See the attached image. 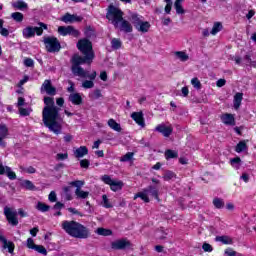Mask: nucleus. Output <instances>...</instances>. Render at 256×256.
I'll return each mask as SVG.
<instances>
[{"instance_id": "nucleus-15", "label": "nucleus", "mask_w": 256, "mask_h": 256, "mask_svg": "<svg viewBox=\"0 0 256 256\" xmlns=\"http://www.w3.org/2000/svg\"><path fill=\"white\" fill-rule=\"evenodd\" d=\"M9 137V128L5 124H0V147H6L5 139Z\"/></svg>"}, {"instance_id": "nucleus-64", "label": "nucleus", "mask_w": 256, "mask_h": 256, "mask_svg": "<svg viewBox=\"0 0 256 256\" xmlns=\"http://www.w3.org/2000/svg\"><path fill=\"white\" fill-rule=\"evenodd\" d=\"M100 79L102 81H107V72L103 71L100 73Z\"/></svg>"}, {"instance_id": "nucleus-45", "label": "nucleus", "mask_w": 256, "mask_h": 256, "mask_svg": "<svg viewBox=\"0 0 256 256\" xmlns=\"http://www.w3.org/2000/svg\"><path fill=\"white\" fill-rule=\"evenodd\" d=\"M31 111V108L19 107V113L22 117H28V115H31Z\"/></svg>"}, {"instance_id": "nucleus-3", "label": "nucleus", "mask_w": 256, "mask_h": 256, "mask_svg": "<svg viewBox=\"0 0 256 256\" xmlns=\"http://www.w3.org/2000/svg\"><path fill=\"white\" fill-rule=\"evenodd\" d=\"M61 227L67 235L75 239H87L89 237V229L79 222L65 220Z\"/></svg>"}, {"instance_id": "nucleus-18", "label": "nucleus", "mask_w": 256, "mask_h": 256, "mask_svg": "<svg viewBox=\"0 0 256 256\" xmlns=\"http://www.w3.org/2000/svg\"><path fill=\"white\" fill-rule=\"evenodd\" d=\"M154 131L162 133L164 137H170L171 133H173V128H171V126H166L165 124H160L156 126Z\"/></svg>"}, {"instance_id": "nucleus-41", "label": "nucleus", "mask_w": 256, "mask_h": 256, "mask_svg": "<svg viewBox=\"0 0 256 256\" xmlns=\"http://www.w3.org/2000/svg\"><path fill=\"white\" fill-rule=\"evenodd\" d=\"M121 45H122V43H121V40H120V39L113 38V39L111 40L112 49H115V50L121 49Z\"/></svg>"}, {"instance_id": "nucleus-14", "label": "nucleus", "mask_w": 256, "mask_h": 256, "mask_svg": "<svg viewBox=\"0 0 256 256\" xmlns=\"http://www.w3.org/2000/svg\"><path fill=\"white\" fill-rule=\"evenodd\" d=\"M116 29H119V31H122L123 33H132L133 32V26L129 23V21L122 18L120 22H118V25L115 26Z\"/></svg>"}, {"instance_id": "nucleus-26", "label": "nucleus", "mask_w": 256, "mask_h": 256, "mask_svg": "<svg viewBox=\"0 0 256 256\" xmlns=\"http://www.w3.org/2000/svg\"><path fill=\"white\" fill-rule=\"evenodd\" d=\"M107 124H108V127H110V129H112L113 131H117V133H121V124L117 123L115 119L113 118L109 119Z\"/></svg>"}, {"instance_id": "nucleus-29", "label": "nucleus", "mask_w": 256, "mask_h": 256, "mask_svg": "<svg viewBox=\"0 0 256 256\" xmlns=\"http://www.w3.org/2000/svg\"><path fill=\"white\" fill-rule=\"evenodd\" d=\"M241 101H243V94L236 93L234 96V109H239L241 107Z\"/></svg>"}, {"instance_id": "nucleus-51", "label": "nucleus", "mask_w": 256, "mask_h": 256, "mask_svg": "<svg viewBox=\"0 0 256 256\" xmlns=\"http://www.w3.org/2000/svg\"><path fill=\"white\" fill-rule=\"evenodd\" d=\"M66 159H69V154L67 153H58L56 155V161H65Z\"/></svg>"}, {"instance_id": "nucleus-22", "label": "nucleus", "mask_w": 256, "mask_h": 256, "mask_svg": "<svg viewBox=\"0 0 256 256\" xmlns=\"http://www.w3.org/2000/svg\"><path fill=\"white\" fill-rule=\"evenodd\" d=\"M68 100L72 105H81L83 103V98L81 97V94L79 93H71L68 97Z\"/></svg>"}, {"instance_id": "nucleus-63", "label": "nucleus", "mask_w": 256, "mask_h": 256, "mask_svg": "<svg viewBox=\"0 0 256 256\" xmlns=\"http://www.w3.org/2000/svg\"><path fill=\"white\" fill-rule=\"evenodd\" d=\"M17 105H18V107H22L23 105H25V98L19 97Z\"/></svg>"}, {"instance_id": "nucleus-9", "label": "nucleus", "mask_w": 256, "mask_h": 256, "mask_svg": "<svg viewBox=\"0 0 256 256\" xmlns=\"http://www.w3.org/2000/svg\"><path fill=\"white\" fill-rule=\"evenodd\" d=\"M101 181L105 183V185H109L111 191L117 192L123 189V181L121 180H113L111 176L104 175L101 177Z\"/></svg>"}, {"instance_id": "nucleus-8", "label": "nucleus", "mask_w": 256, "mask_h": 256, "mask_svg": "<svg viewBox=\"0 0 256 256\" xmlns=\"http://www.w3.org/2000/svg\"><path fill=\"white\" fill-rule=\"evenodd\" d=\"M44 44L48 53H58V51H61V43L56 37L44 38Z\"/></svg>"}, {"instance_id": "nucleus-35", "label": "nucleus", "mask_w": 256, "mask_h": 256, "mask_svg": "<svg viewBox=\"0 0 256 256\" xmlns=\"http://www.w3.org/2000/svg\"><path fill=\"white\" fill-rule=\"evenodd\" d=\"M179 157V154L175 150H166L165 151V158L167 160L169 159H177Z\"/></svg>"}, {"instance_id": "nucleus-37", "label": "nucleus", "mask_w": 256, "mask_h": 256, "mask_svg": "<svg viewBox=\"0 0 256 256\" xmlns=\"http://www.w3.org/2000/svg\"><path fill=\"white\" fill-rule=\"evenodd\" d=\"M6 175L8 177V179H10V181H15V179H17V175L15 174V172H13L11 170V167L6 166Z\"/></svg>"}, {"instance_id": "nucleus-53", "label": "nucleus", "mask_w": 256, "mask_h": 256, "mask_svg": "<svg viewBox=\"0 0 256 256\" xmlns=\"http://www.w3.org/2000/svg\"><path fill=\"white\" fill-rule=\"evenodd\" d=\"M202 249H203V251H205L206 253H211V251H213V246H211V244L205 242V243L202 245Z\"/></svg>"}, {"instance_id": "nucleus-48", "label": "nucleus", "mask_w": 256, "mask_h": 256, "mask_svg": "<svg viewBox=\"0 0 256 256\" xmlns=\"http://www.w3.org/2000/svg\"><path fill=\"white\" fill-rule=\"evenodd\" d=\"M133 155V152H128L120 158V161L122 163H127V161H131V159H133Z\"/></svg>"}, {"instance_id": "nucleus-33", "label": "nucleus", "mask_w": 256, "mask_h": 256, "mask_svg": "<svg viewBox=\"0 0 256 256\" xmlns=\"http://www.w3.org/2000/svg\"><path fill=\"white\" fill-rule=\"evenodd\" d=\"M96 233L97 235H102V237H109L110 235H113V231L105 228H98Z\"/></svg>"}, {"instance_id": "nucleus-43", "label": "nucleus", "mask_w": 256, "mask_h": 256, "mask_svg": "<svg viewBox=\"0 0 256 256\" xmlns=\"http://www.w3.org/2000/svg\"><path fill=\"white\" fill-rule=\"evenodd\" d=\"M102 205L106 209H111V207H113V204H111V202H109V198H107V195L102 196Z\"/></svg>"}, {"instance_id": "nucleus-24", "label": "nucleus", "mask_w": 256, "mask_h": 256, "mask_svg": "<svg viewBox=\"0 0 256 256\" xmlns=\"http://www.w3.org/2000/svg\"><path fill=\"white\" fill-rule=\"evenodd\" d=\"M215 241L222 243L223 245H233V238L227 235L216 236Z\"/></svg>"}, {"instance_id": "nucleus-27", "label": "nucleus", "mask_w": 256, "mask_h": 256, "mask_svg": "<svg viewBox=\"0 0 256 256\" xmlns=\"http://www.w3.org/2000/svg\"><path fill=\"white\" fill-rule=\"evenodd\" d=\"M12 7H14L15 9H18V11H25V9H27L28 5L23 0H18L17 2H14L12 4Z\"/></svg>"}, {"instance_id": "nucleus-50", "label": "nucleus", "mask_w": 256, "mask_h": 256, "mask_svg": "<svg viewBox=\"0 0 256 256\" xmlns=\"http://www.w3.org/2000/svg\"><path fill=\"white\" fill-rule=\"evenodd\" d=\"M191 85L194 89H201V81H199V78H192Z\"/></svg>"}, {"instance_id": "nucleus-44", "label": "nucleus", "mask_w": 256, "mask_h": 256, "mask_svg": "<svg viewBox=\"0 0 256 256\" xmlns=\"http://www.w3.org/2000/svg\"><path fill=\"white\" fill-rule=\"evenodd\" d=\"M245 149H247V144H245V142H239L236 146V153H243V151H245Z\"/></svg>"}, {"instance_id": "nucleus-1", "label": "nucleus", "mask_w": 256, "mask_h": 256, "mask_svg": "<svg viewBox=\"0 0 256 256\" xmlns=\"http://www.w3.org/2000/svg\"><path fill=\"white\" fill-rule=\"evenodd\" d=\"M77 49L82 53L83 56L75 54L72 57L71 71L75 77H86L87 72L81 65H91L93 59H95V52L93 51V44L87 38L80 39L76 44Z\"/></svg>"}, {"instance_id": "nucleus-36", "label": "nucleus", "mask_w": 256, "mask_h": 256, "mask_svg": "<svg viewBox=\"0 0 256 256\" xmlns=\"http://www.w3.org/2000/svg\"><path fill=\"white\" fill-rule=\"evenodd\" d=\"M223 29V24H221V22H215L212 30H211V35H217V33H219V31H221Z\"/></svg>"}, {"instance_id": "nucleus-40", "label": "nucleus", "mask_w": 256, "mask_h": 256, "mask_svg": "<svg viewBox=\"0 0 256 256\" xmlns=\"http://www.w3.org/2000/svg\"><path fill=\"white\" fill-rule=\"evenodd\" d=\"M213 205L214 207H216V209H223V207L225 206V202H223V199L221 198H215L213 200Z\"/></svg>"}, {"instance_id": "nucleus-60", "label": "nucleus", "mask_w": 256, "mask_h": 256, "mask_svg": "<svg viewBox=\"0 0 256 256\" xmlns=\"http://www.w3.org/2000/svg\"><path fill=\"white\" fill-rule=\"evenodd\" d=\"M225 83H227V81L225 79H219L216 82L217 87H225Z\"/></svg>"}, {"instance_id": "nucleus-6", "label": "nucleus", "mask_w": 256, "mask_h": 256, "mask_svg": "<svg viewBox=\"0 0 256 256\" xmlns=\"http://www.w3.org/2000/svg\"><path fill=\"white\" fill-rule=\"evenodd\" d=\"M149 195L151 197H154V199L159 200V189L155 186H149L148 188H145L143 191L138 192L137 194L134 195V200L136 199H142L144 203H149Z\"/></svg>"}, {"instance_id": "nucleus-28", "label": "nucleus", "mask_w": 256, "mask_h": 256, "mask_svg": "<svg viewBox=\"0 0 256 256\" xmlns=\"http://www.w3.org/2000/svg\"><path fill=\"white\" fill-rule=\"evenodd\" d=\"M183 1L185 0H176L174 3V7L178 15H183V13H185V10L183 9V5H182Z\"/></svg>"}, {"instance_id": "nucleus-47", "label": "nucleus", "mask_w": 256, "mask_h": 256, "mask_svg": "<svg viewBox=\"0 0 256 256\" xmlns=\"http://www.w3.org/2000/svg\"><path fill=\"white\" fill-rule=\"evenodd\" d=\"M33 249L34 251H37V253H40L41 255H47V249L44 248L43 245H36Z\"/></svg>"}, {"instance_id": "nucleus-54", "label": "nucleus", "mask_w": 256, "mask_h": 256, "mask_svg": "<svg viewBox=\"0 0 256 256\" xmlns=\"http://www.w3.org/2000/svg\"><path fill=\"white\" fill-rule=\"evenodd\" d=\"M48 199L51 203H55V201H57V194L55 191L50 192Z\"/></svg>"}, {"instance_id": "nucleus-55", "label": "nucleus", "mask_w": 256, "mask_h": 256, "mask_svg": "<svg viewBox=\"0 0 256 256\" xmlns=\"http://www.w3.org/2000/svg\"><path fill=\"white\" fill-rule=\"evenodd\" d=\"M37 244H35V242L33 241V238H28L27 239V247L28 249H34V247H36Z\"/></svg>"}, {"instance_id": "nucleus-13", "label": "nucleus", "mask_w": 256, "mask_h": 256, "mask_svg": "<svg viewBox=\"0 0 256 256\" xmlns=\"http://www.w3.org/2000/svg\"><path fill=\"white\" fill-rule=\"evenodd\" d=\"M129 247H131V242H129L127 239L116 240L111 243V248L117 251L129 249Z\"/></svg>"}, {"instance_id": "nucleus-5", "label": "nucleus", "mask_w": 256, "mask_h": 256, "mask_svg": "<svg viewBox=\"0 0 256 256\" xmlns=\"http://www.w3.org/2000/svg\"><path fill=\"white\" fill-rule=\"evenodd\" d=\"M131 21L139 33H149V29H151V23H149V21H145V18L142 15L132 14Z\"/></svg>"}, {"instance_id": "nucleus-20", "label": "nucleus", "mask_w": 256, "mask_h": 256, "mask_svg": "<svg viewBox=\"0 0 256 256\" xmlns=\"http://www.w3.org/2000/svg\"><path fill=\"white\" fill-rule=\"evenodd\" d=\"M173 57L175 61H180L181 63H186L189 60V54L185 51H175L173 52Z\"/></svg>"}, {"instance_id": "nucleus-56", "label": "nucleus", "mask_w": 256, "mask_h": 256, "mask_svg": "<svg viewBox=\"0 0 256 256\" xmlns=\"http://www.w3.org/2000/svg\"><path fill=\"white\" fill-rule=\"evenodd\" d=\"M24 65H25V67H33V65H35V63L33 62V59L26 58L24 60Z\"/></svg>"}, {"instance_id": "nucleus-42", "label": "nucleus", "mask_w": 256, "mask_h": 256, "mask_svg": "<svg viewBox=\"0 0 256 256\" xmlns=\"http://www.w3.org/2000/svg\"><path fill=\"white\" fill-rule=\"evenodd\" d=\"M22 187H24V189H28L29 191H33V189H35V185H33V182L29 180L23 181Z\"/></svg>"}, {"instance_id": "nucleus-46", "label": "nucleus", "mask_w": 256, "mask_h": 256, "mask_svg": "<svg viewBox=\"0 0 256 256\" xmlns=\"http://www.w3.org/2000/svg\"><path fill=\"white\" fill-rule=\"evenodd\" d=\"M90 99H100L101 97V90L96 89L89 93Z\"/></svg>"}, {"instance_id": "nucleus-34", "label": "nucleus", "mask_w": 256, "mask_h": 256, "mask_svg": "<svg viewBox=\"0 0 256 256\" xmlns=\"http://www.w3.org/2000/svg\"><path fill=\"white\" fill-rule=\"evenodd\" d=\"M230 164L233 167V169L239 170L241 169V158L236 157L230 160Z\"/></svg>"}, {"instance_id": "nucleus-31", "label": "nucleus", "mask_w": 256, "mask_h": 256, "mask_svg": "<svg viewBox=\"0 0 256 256\" xmlns=\"http://www.w3.org/2000/svg\"><path fill=\"white\" fill-rule=\"evenodd\" d=\"M62 195L66 201H71V199H73V196L71 195V187L65 186L63 188Z\"/></svg>"}, {"instance_id": "nucleus-19", "label": "nucleus", "mask_w": 256, "mask_h": 256, "mask_svg": "<svg viewBox=\"0 0 256 256\" xmlns=\"http://www.w3.org/2000/svg\"><path fill=\"white\" fill-rule=\"evenodd\" d=\"M73 153L76 159H83L85 155H89V149L87 146H80L79 148H74Z\"/></svg>"}, {"instance_id": "nucleus-23", "label": "nucleus", "mask_w": 256, "mask_h": 256, "mask_svg": "<svg viewBox=\"0 0 256 256\" xmlns=\"http://www.w3.org/2000/svg\"><path fill=\"white\" fill-rule=\"evenodd\" d=\"M81 19V16L71 15L67 13L61 18V21H63V23H75L81 21Z\"/></svg>"}, {"instance_id": "nucleus-12", "label": "nucleus", "mask_w": 256, "mask_h": 256, "mask_svg": "<svg viewBox=\"0 0 256 256\" xmlns=\"http://www.w3.org/2000/svg\"><path fill=\"white\" fill-rule=\"evenodd\" d=\"M58 33L59 35H62V37H67V35L79 37V35H81V32H79V30L75 29L73 26H59Z\"/></svg>"}, {"instance_id": "nucleus-17", "label": "nucleus", "mask_w": 256, "mask_h": 256, "mask_svg": "<svg viewBox=\"0 0 256 256\" xmlns=\"http://www.w3.org/2000/svg\"><path fill=\"white\" fill-rule=\"evenodd\" d=\"M0 245L2 249H7L8 253H13L15 251V244L13 242L8 241L5 236L0 234Z\"/></svg>"}, {"instance_id": "nucleus-2", "label": "nucleus", "mask_w": 256, "mask_h": 256, "mask_svg": "<svg viewBox=\"0 0 256 256\" xmlns=\"http://www.w3.org/2000/svg\"><path fill=\"white\" fill-rule=\"evenodd\" d=\"M46 105L42 112L43 123L52 133L59 135L61 133V118L59 117L60 109L55 106V100L51 97L44 98Z\"/></svg>"}, {"instance_id": "nucleus-4", "label": "nucleus", "mask_w": 256, "mask_h": 256, "mask_svg": "<svg viewBox=\"0 0 256 256\" xmlns=\"http://www.w3.org/2000/svg\"><path fill=\"white\" fill-rule=\"evenodd\" d=\"M17 215H20V217H27V213H25V211L21 208L17 212V210L13 207H4V216L6 217L9 225H12V227H17V225H19V218H17Z\"/></svg>"}, {"instance_id": "nucleus-11", "label": "nucleus", "mask_w": 256, "mask_h": 256, "mask_svg": "<svg viewBox=\"0 0 256 256\" xmlns=\"http://www.w3.org/2000/svg\"><path fill=\"white\" fill-rule=\"evenodd\" d=\"M22 35L24 39H31L32 37H35V35L40 37V35H43V28L27 26L22 30Z\"/></svg>"}, {"instance_id": "nucleus-30", "label": "nucleus", "mask_w": 256, "mask_h": 256, "mask_svg": "<svg viewBox=\"0 0 256 256\" xmlns=\"http://www.w3.org/2000/svg\"><path fill=\"white\" fill-rule=\"evenodd\" d=\"M36 209L40 211L41 213H47L51 209V206L43 203V202H38L36 205Z\"/></svg>"}, {"instance_id": "nucleus-57", "label": "nucleus", "mask_w": 256, "mask_h": 256, "mask_svg": "<svg viewBox=\"0 0 256 256\" xmlns=\"http://www.w3.org/2000/svg\"><path fill=\"white\" fill-rule=\"evenodd\" d=\"M80 167L83 169H88L89 168V160L83 159L80 161Z\"/></svg>"}, {"instance_id": "nucleus-16", "label": "nucleus", "mask_w": 256, "mask_h": 256, "mask_svg": "<svg viewBox=\"0 0 256 256\" xmlns=\"http://www.w3.org/2000/svg\"><path fill=\"white\" fill-rule=\"evenodd\" d=\"M41 91H45L47 95H57V89L51 85V80H45L41 86Z\"/></svg>"}, {"instance_id": "nucleus-59", "label": "nucleus", "mask_w": 256, "mask_h": 256, "mask_svg": "<svg viewBox=\"0 0 256 256\" xmlns=\"http://www.w3.org/2000/svg\"><path fill=\"white\" fill-rule=\"evenodd\" d=\"M23 171L25 173H30V174H33L36 172L35 168L33 166H29L28 168H24Z\"/></svg>"}, {"instance_id": "nucleus-61", "label": "nucleus", "mask_w": 256, "mask_h": 256, "mask_svg": "<svg viewBox=\"0 0 256 256\" xmlns=\"http://www.w3.org/2000/svg\"><path fill=\"white\" fill-rule=\"evenodd\" d=\"M27 81H29V76H24V78L20 80L18 87H23V84L27 83Z\"/></svg>"}, {"instance_id": "nucleus-49", "label": "nucleus", "mask_w": 256, "mask_h": 256, "mask_svg": "<svg viewBox=\"0 0 256 256\" xmlns=\"http://www.w3.org/2000/svg\"><path fill=\"white\" fill-rule=\"evenodd\" d=\"M69 185H71L72 187H76V189H81L83 185H85V182L81 180H76L70 182Z\"/></svg>"}, {"instance_id": "nucleus-62", "label": "nucleus", "mask_w": 256, "mask_h": 256, "mask_svg": "<svg viewBox=\"0 0 256 256\" xmlns=\"http://www.w3.org/2000/svg\"><path fill=\"white\" fill-rule=\"evenodd\" d=\"M255 16V10H249V12L246 14V19H251Z\"/></svg>"}, {"instance_id": "nucleus-39", "label": "nucleus", "mask_w": 256, "mask_h": 256, "mask_svg": "<svg viewBox=\"0 0 256 256\" xmlns=\"http://www.w3.org/2000/svg\"><path fill=\"white\" fill-rule=\"evenodd\" d=\"M11 17L16 23H21L23 21V13L21 12H14L11 14Z\"/></svg>"}, {"instance_id": "nucleus-21", "label": "nucleus", "mask_w": 256, "mask_h": 256, "mask_svg": "<svg viewBox=\"0 0 256 256\" xmlns=\"http://www.w3.org/2000/svg\"><path fill=\"white\" fill-rule=\"evenodd\" d=\"M131 118L139 127H145V119L143 118V112H133L131 114Z\"/></svg>"}, {"instance_id": "nucleus-7", "label": "nucleus", "mask_w": 256, "mask_h": 256, "mask_svg": "<svg viewBox=\"0 0 256 256\" xmlns=\"http://www.w3.org/2000/svg\"><path fill=\"white\" fill-rule=\"evenodd\" d=\"M106 18L108 19V21H111L114 27H117L118 23H121V21H123V11L113 5H110L108 7Z\"/></svg>"}, {"instance_id": "nucleus-10", "label": "nucleus", "mask_w": 256, "mask_h": 256, "mask_svg": "<svg viewBox=\"0 0 256 256\" xmlns=\"http://www.w3.org/2000/svg\"><path fill=\"white\" fill-rule=\"evenodd\" d=\"M86 76H79L81 77V79H90V80H84L82 82V87L83 89H93V87H95V83L93 81H95V79L97 78V72L96 71H92L91 73H89V71H86Z\"/></svg>"}, {"instance_id": "nucleus-32", "label": "nucleus", "mask_w": 256, "mask_h": 256, "mask_svg": "<svg viewBox=\"0 0 256 256\" xmlns=\"http://www.w3.org/2000/svg\"><path fill=\"white\" fill-rule=\"evenodd\" d=\"M75 195L78 199H87V197H89V192L87 191H83L80 188H77L75 190Z\"/></svg>"}, {"instance_id": "nucleus-25", "label": "nucleus", "mask_w": 256, "mask_h": 256, "mask_svg": "<svg viewBox=\"0 0 256 256\" xmlns=\"http://www.w3.org/2000/svg\"><path fill=\"white\" fill-rule=\"evenodd\" d=\"M221 121L224 123V125H235V117L232 114L222 115Z\"/></svg>"}, {"instance_id": "nucleus-38", "label": "nucleus", "mask_w": 256, "mask_h": 256, "mask_svg": "<svg viewBox=\"0 0 256 256\" xmlns=\"http://www.w3.org/2000/svg\"><path fill=\"white\" fill-rule=\"evenodd\" d=\"M177 177L176 174H174L173 171H166L163 175L164 181H171L172 179H175Z\"/></svg>"}, {"instance_id": "nucleus-58", "label": "nucleus", "mask_w": 256, "mask_h": 256, "mask_svg": "<svg viewBox=\"0 0 256 256\" xmlns=\"http://www.w3.org/2000/svg\"><path fill=\"white\" fill-rule=\"evenodd\" d=\"M0 35L2 37H9V30L7 28H3V26L0 28Z\"/></svg>"}, {"instance_id": "nucleus-52", "label": "nucleus", "mask_w": 256, "mask_h": 256, "mask_svg": "<svg viewBox=\"0 0 256 256\" xmlns=\"http://www.w3.org/2000/svg\"><path fill=\"white\" fill-rule=\"evenodd\" d=\"M225 256H236L237 251L233 250V248H226L224 251Z\"/></svg>"}]
</instances>
